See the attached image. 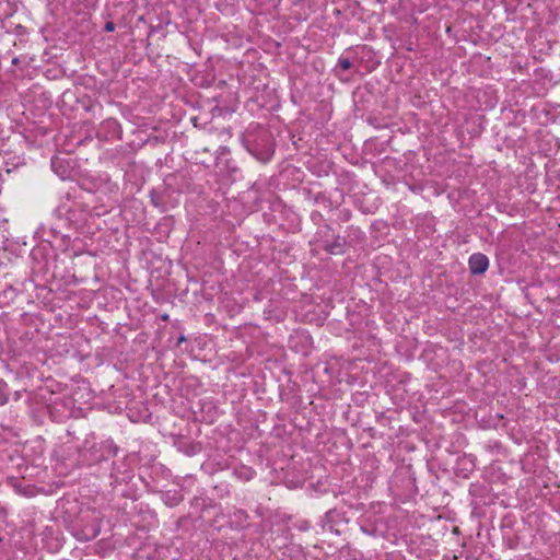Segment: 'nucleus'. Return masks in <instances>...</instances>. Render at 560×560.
<instances>
[{"label":"nucleus","instance_id":"7ed1b4c3","mask_svg":"<svg viewBox=\"0 0 560 560\" xmlns=\"http://www.w3.org/2000/svg\"><path fill=\"white\" fill-rule=\"evenodd\" d=\"M102 130H106L110 139H120L121 127L120 124L113 118L106 119L102 122Z\"/></svg>","mask_w":560,"mask_h":560},{"label":"nucleus","instance_id":"6e6552de","mask_svg":"<svg viewBox=\"0 0 560 560\" xmlns=\"http://www.w3.org/2000/svg\"><path fill=\"white\" fill-rule=\"evenodd\" d=\"M9 399V392L7 384L0 380V406L7 404Z\"/></svg>","mask_w":560,"mask_h":560},{"label":"nucleus","instance_id":"20e7f679","mask_svg":"<svg viewBox=\"0 0 560 560\" xmlns=\"http://www.w3.org/2000/svg\"><path fill=\"white\" fill-rule=\"evenodd\" d=\"M234 475L236 478L243 481H249L255 476V470L248 466H238L234 468Z\"/></svg>","mask_w":560,"mask_h":560},{"label":"nucleus","instance_id":"423d86ee","mask_svg":"<svg viewBox=\"0 0 560 560\" xmlns=\"http://www.w3.org/2000/svg\"><path fill=\"white\" fill-rule=\"evenodd\" d=\"M345 240L337 237L331 244L326 245V250L332 255H339L343 252Z\"/></svg>","mask_w":560,"mask_h":560},{"label":"nucleus","instance_id":"9d476101","mask_svg":"<svg viewBox=\"0 0 560 560\" xmlns=\"http://www.w3.org/2000/svg\"><path fill=\"white\" fill-rule=\"evenodd\" d=\"M106 186V188L109 190V191H115L118 189L117 185L116 184H113L110 183L109 180V177L105 174L103 176H101L100 178Z\"/></svg>","mask_w":560,"mask_h":560},{"label":"nucleus","instance_id":"f257e3e1","mask_svg":"<svg viewBox=\"0 0 560 560\" xmlns=\"http://www.w3.org/2000/svg\"><path fill=\"white\" fill-rule=\"evenodd\" d=\"M49 233L52 237L49 242L56 243L61 250L68 252L74 256L82 252L81 247L78 245V243H80L78 236L72 237L70 233H62L57 226L50 228Z\"/></svg>","mask_w":560,"mask_h":560},{"label":"nucleus","instance_id":"4468645a","mask_svg":"<svg viewBox=\"0 0 560 560\" xmlns=\"http://www.w3.org/2000/svg\"><path fill=\"white\" fill-rule=\"evenodd\" d=\"M184 340H185V338L182 336V337L179 338V342H182V341H184Z\"/></svg>","mask_w":560,"mask_h":560},{"label":"nucleus","instance_id":"0eeeda50","mask_svg":"<svg viewBox=\"0 0 560 560\" xmlns=\"http://www.w3.org/2000/svg\"><path fill=\"white\" fill-rule=\"evenodd\" d=\"M61 163V160L58 158H54L51 160V167L55 171L56 174H58L62 179L68 176L67 171L63 170L59 164Z\"/></svg>","mask_w":560,"mask_h":560},{"label":"nucleus","instance_id":"39448f33","mask_svg":"<svg viewBox=\"0 0 560 560\" xmlns=\"http://www.w3.org/2000/svg\"><path fill=\"white\" fill-rule=\"evenodd\" d=\"M101 448L103 453L100 457H96L95 460L107 459L110 456H114L117 452V447L114 445L112 441H106L101 444Z\"/></svg>","mask_w":560,"mask_h":560},{"label":"nucleus","instance_id":"1a4fd4ad","mask_svg":"<svg viewBox=\"0 0 560 560\" xmlns=\"http://www.w3.org/2000/svg\"><path fill=\"white\" fill-rule=\"evenodd\" d=\"M338 67L346 71V70H349L351 67H352V63L351 61L345 57V56H340L339 59H338Z\"/></svg>","mask_w":560,"mask_h":560},{"label":"nucleus","instance_id":"9b49d317","mask_svg":"<svg viewBox=\"0 0 560 560\" xmlns=\"http://www.w3.org/2000/svg\"><path fill=\"white\" fill-rule=\"evenodd\" d=\"M104 30L106 32H113L115 30V24L113 22H106L105 26H104Z\"/></svg>","mask_w":560,"mask_h":560},{"label":"nucleus","instance_id":"ddd939ff","mask_svg":"<svg viewBox=\"0 0 560 560\" xmlns=\"http://www.w3.org/2000/svg\"><path fill=\"white\" fill-rule=\"evenodd\" d=\"M97 534H98V532H94V533L92 534V537H95Z\"/></svg>","mask_w":560,"mask_h":560},{"label":"nucleus","instance_id":"f8f14e48","mask_svg":"<svg viewBox=\"0 0 560 560\" xmlns=\"http://www.w3.org/2000/svg\"><path fill=\"white\" fill-rule=\"evenodd\" d=\"M361 529L368 535H374V530H366L363 526H361Z\"/></svg>","mask_w":560,"mask_h":560},{"label":"nucleus","instance_id":"f03ea898","mask_svg":"<svg viewBox=\"0 0 560 560\" xmlns=\"http://www.w3.org/2000/svg\"><path fill=\"white\" fill-rule=\"evenodd\" d=\"M468 265L472 275H482L489 267V259L485 254L475 253L469 257Z\"/></svg>","mask_w":560,"mask_h":560}]
</instances>
